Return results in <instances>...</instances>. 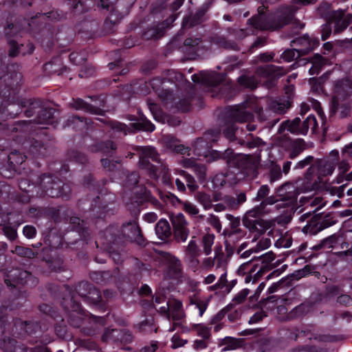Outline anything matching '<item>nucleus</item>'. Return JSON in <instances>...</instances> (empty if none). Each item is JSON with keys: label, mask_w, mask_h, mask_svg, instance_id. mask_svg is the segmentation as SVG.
Returning a JSON list of instances; mask_svg holds the SVG:
<instances>
[{"label": "nucleus", "mask_w": 352, "mask_h": 352, "mask_svg": "<svg viewBox=\"0 0 352 352\" xmlns=\"http://www.w3.org/2000/svg\"><path fill=\"white\" fill-rule=\"evenodd\" d=\"M220 136L219 130L208 131L204 137L197 138L193 145L194 151L197 155L204 154L212 147L210 142H216Z\"/></svg>", "instance_id": "nucleus-14"}, {"label": "nucleus", "mask_w": 352, "mask_h": 352, "mask_svg": "<svg viewBox=\"0 0 352 352\" xmlns=\"http://www.w3.org/2000/svg\"><path fill=\"white\" fill-rule=\"evenodd\" d=\"M72 228L78 232L80 236L86 239L89 236L87 223L78 217H72L69 219Z\"/></svg>", "instance_id": "nucleus-38"}, {"label": "nucleus", "mask_w": 352, "mask_h": 352, "mask_svg": "<svg viewBox=\"0 0 352 352\" xmlns=\"http://www.w3.org/2000/svg\"><path fill=\"white\" fill-rule=\"evenodd\" d=\"M334 18V34L343 32L352 23V14L344 15L342 11L335 12Z\"/></svg>", "instance_id": "nucleus-25"}, {"label": "nucleus", "mask_w": 352, "mask_h": 352, "mask_svg": "<svg viewBox=\"0 0 352 352\" xmlns=\"http://www.w3.org/2000/svg\"><path fill=\"white\" fill-rule=\"evenodd\" d=\"M109 256L116 264H121L127 258V251L123 245H111L108 247Z\"/></svg>", "instance_id": "nucleus-33"}, {"label": "nucleus", "mask_w": 352, "mask_h": 352, "mask_svg": "<svg viewBox=\"0 0 352 352\" xmlns=\"http://www.w3.org/2000/svg\"><path fill=\"white\" fill-rule=\"evenodd\" d=\"M147 105L155 120L165 122V114L156 103L148 100Z\"/></svg>", "instance_id": "nucleus-57"}, {"label": "nucleus", "mask_w": 352, "mask_h": 352, "mask_svg": "<svg viewBox=\"0 0 352 352\" xmlns=\"http://www.w3.org/2000/svg\"><path fill=\"white\" fill-rule=\"evenodd\" d=\"M265 168L267 170V172L265 175L271 184L281 179V168L280 166L276 164V162L273 161H270L265 165Z\"/></svg>", "instance_id": "nucleus-32"}, {"label": "nucleus", "mask_w": 352, "mask_h": 352, "mask_svg": "<svg viewBox=\"0 0 352 352\" xmlns=\"http://www.w3.org/2000/svg\"><path fill=\"white\" fill-rule=\"evenodd\" d=\"M19 187L22 191L28 194L27 196L24 197V199L21 200L22 201L28 202L30 197H37L36 193L38 188L36 184V179L32 183L29 179L21 178L19 180Z\"/></svg>", "instance_id": "nucleus-27"}, {"label": "nucleus", "mask_w": 352, "mask_h": 352, "mask_svg": "<svg viewBox=\"0 0 352 352\" xmlns=\"http://www.w3.org/2000/svg\"><path fill=\"white\" fill-rule=\"evenodd\" d=\"M176 15H171L166 20L158 23L152 27L148 28L144 33L143 37L146 40L158 39L162 37L166 30L170 27L172 23L175 21Z\"/></svg>", "instance_id": "nucleus-17"}, {"label": "nucleus", "mask_w": 352, "mask_h": 352, "mask_svg": "<svg viewBox=\"0 0 352 352\" xmlns=\"http://www.w3.org/2000/svg\"><path fill=\"white\" fill-rule=\"evenodd\" d=\"M16 283L22 285H34L37 283L36 277L28 271H19L18 274H15Z\"/></svg>", "instance_id": "nucleus-55"}, {"label": "nucleus", "mask_w": 352, "mask_h": 352, "mask_svg": "<svg viewBox=\"0 0 352 352\" xmlns=\"http://www.w3.org/2000/svg\"><path fill=\"white\" fill-rule=\"evenodd\" d=\"M16 172L13 165L7 162V158L0 162V174L6 178H11Z\"/></svg>", "instance_id": "nucleus-61"}, {"label": "nucleus", "mask_w": 352, "mask_h": 352, "mask_svg": "<svg viewBox=\"0 0 352 352\" xmlns=\"http://www.w3.org/2000/svg\"><path fill=\"white\" fill-rule=\"evenodd\" d=\"M55 111V109L45 107L43 102L39 112L32 121L36 124H49L52 121Z\"/></svg>", "instance_id": "nucleus-28"}, {"label": "nucleus", "mask_w": 352, "mask_h": 352, "mask_svg": "<svg viewBox=\"0 0 352 352\" xmlns=\"http://www.w3.org/2000/svg\"><path fill=\"white\" fill-rule=\"evenodd\" d=\"M67 156L69 161L82 165H85L89 162L87 156L85 153L75 149L68 151Z\"/></svg>", "instance_id": "nucleus-54"}, {"label": "nucleus", "mask_w": 352, "mask_h": 352, "mask_svg": "<svg viewBox=\"0 0 352 352\" xmlns=\"http://www.w3.org/2000/svg\"><path fill=\"white\" fill-rule=\"evenodd\" d=\"M258 263L254 264L252 265V262H246L242 264L239 268L238 269V274L243 275L248 272V274L245 278V283H250V281H253L252 273L255 272L256 269L258 268Z\"/></svg>", "instance_id": "nucleus-47"}, {"label": "nucleus", "mask_w": 352, "mask_h": 352, "mask_svg": "<svg viewBox=\"0 0 352 352\" xmlns=\"http://www.w3.org/2000/svg\"><path fill=\"white\" fill-rule=\"evenodd\" d=\"M290 103L279 102L277 101H272L269 104V108L271 109L272 113L281 115L285 113L287 110L290 107Z\"/></svg>", "instance_id": "nucleus-62"}, {"label": "nucleus", "mask_w": 352, "mask_h": 352, "mask_svg": "<svg viewBox=\"0 0 352 352\" xmlns=\"http://www.w3.org/2000/svg\"><path fill=\"white\" fill-rule=\"evenodd\" d=\"M173 226V238L176 243H185L190 234L188 222L182 213L173 217L170 219Z\"/></svg>", "instance_id": "nucleus-8"}, {"label": "nucleus", "mask_w": 352, "mask_h": 352, "mask_svg": "<svg viewBox=\"0 0 352 352\" xmlns=\"http://www.w3.org/2000/svg\"><path fill=\"white\" fill-rule=\"evenodd\" d=\"M256 73L264 77L279 78L287 73V70L282 67L274 65H265L256 68Z\"/></svg>", "instance_id": "nucleus-26"}, {"label": "nucleus", "mask_w": 352, "mask_h": 352, "mask_svg": "<svg viewBox=\"0 0 352 352\" xmlns=\"http://www.w3.org/2000/svg\"><path fill=\"white\" fill-rule=\"evenodd\" d=\"M116 148V144L113 141L107 140L91 146L89 150L92 153L101 152L104 155L112 156Z\"/></svg>", "instance_id": "nucleus-30"}, {"label": "nucleus", "mask_w": 352, "mask_h": 352, "mask_svg": "<svg viewBox=\"0 0 352 352\" xmlns=\"http://www.w3.org/2000/svg\"><path fill=\"white\" fill-rule=\"evenodd\" d=\"M155 231L157 236L162 241L167 240L172 234L171 228L166 219H161L155 225Z\"/></svg>", "instance_id": "nucleus-36"}, {"label": "nucleus", "mask_w": 352, "mask_h": 352, "mask_svg": "<svg viewBox=\"0 0 352 352\" xmlns=\"http://www.w3.org/2000/svg\"><path fill=\"white\" fill-rule=\"evenodd\" d=\"M222 201L225 202L228 209L236 210L241 205L246 201V195L244 192H241L236 195V197L232 195H225L222 197Z\"/></svg>", "instance_id": "nucleus-34"}, {"label": "nucleus", "mask_w": 352, "mask_h": 352, "mask_svg": "<svg viewBox=\"0 0 352 352\" xmlns=\"http://www.w3.org/2000/svg\"><path fill=\"white\" fill-rule=\"evenodd\" d=\"M287 187L291 188L292 186L290 183H285L276 188L277 196L280 198L278 199V202L276 203V208L277 209L283 208L291 206L294 204L296 201V194H293L292 192L289 191L286 194H283L282 192Z\"/></svg>", "instance_id": "nucleus-21"}, {"label": "nucleus", "mask_w": 352, "mask_h": 352, "mask_svg": "<svg viewBox=\"0 0 352 352\" xmlns=\"http://www.w3.org/2000/svg\"><path fill=\"white\" fill-rule=\"evenodd\" d=\"M93 288L94 286L91 284L87 281H82L76 285V292L85 300Z\"/></svg>", "instance_id": "nucleus-64"}, {"label": "nucleus", "mask_w": 352, "mask_h": 352, "mask_svg": "<svg viewBox=\"0 0 352 352\" xmlns=\"http://www.w3.org/2000/svg\"><path fill=\"white\" fill-rule=\"evenodd\" d=\"M161 259L167 265L168 272L175 279L182 276V265L181 261L175 256L166 252H161Z\"/></svg>", "instance_id": "nucleus-16"}, {"label": "nucleus", "mask_w": 352, "mask_h": 352, "mask_svg": "<svg viewBox=\"0 0 352 352\" xmlns=\"http://www.w3.org/2000/svg\"><path fill=\"white\" fill-rule=\"evenodd\" d=\"M0 78L7 87L13 89L14 87L18 86L21 78V75L20 73L15 71L13 72H8L6 74L1 76Z\"/></svg>", "instance_id": "nucleus-43"}, {"label": "nucleus", "mask_w": 352, "mask_h": 352, "mask_svg": "<svg viewBox=\"0 0 352 352\" xmlns=\"http://www.w3.org/2000/svg\"><path fill=\"white\" fill-rule=\"evenodd\" d=\"M31 122L32 120H21L15 122L10 126L8 124L7 129L6 130H8L12 133L19 132L22 133H25L30 131V124H31Z\"/></svg>", "instance_id": "nucleus-52"}, {"label": "nucleus", "mask_w": 352, "mask_h": 352, "mask_svg": "<svg viewBox=\"0 0 352 352\" xmlns=\"http://www.w3.org/2000/svg\"><path fill=\"white\" fill-rule=\"evenodd\" d=\"M164 142L166 147L169 150L182 155L188 154L189 155V148L185 147L183 144H179V141L173 136L166 135L164 138Z\"/></svg>", "instance_id": "nucleus-35"}, {"label": "nucleus", "mask_w": 352, "mask_h": 352, "mask_svg": "<svg viewBox=\"0 0 352 352\" xmlns=\"http://www.w3.org/2000/svg\"><path fill=\"white\" fill-rule=\"evenodd\" d=\"M221 345L225 346V347L222 349L223 351L234 350L241 348L243 345V340L240 338L226 337L222 340Z\"/></svg>", "instance_id": "nucleus-51"}, {"label": "nucleus", "mask_w": 352, "mask_h": 352, "mask_svg": "<svg viewBox=\"0 0 352 352\" xmlns=\"http://www.w3.org/2000/svg\"><path fill=\"white\" fill-rule=\"evenodd\" d=\"M0 347L6 352H15L17 347V341L10 337L1 338Z\"/></svg>", "instance_id": "nucleus-63"}, {"label": "nucleus", "mask_w": 352, "mask_h": 352, "mask_svg": "<svg viewBox=\"0 0 352 352\" xmlns=\"http://www.w3.org/2000/svg\"><path fill=\"white\" fill-rule=\"evenodd\" d=\"M140 208H136L133 212L132 215L135 219L124 223L122 225L120 232L122 237L126 238L139 245L144 246L146 245L145 239L143 237L141 229L136 221V219L140 214Z\"/></svg>", "instance_id": "nucleus-7"}, {"label": "nucleus", "mask_w": 352, "mask_h": 352, "mask_svg": "<svg viewBox=\"0 0 352 352\" xmlns=\"http://www.w3.org/2000/svg\"><path fill=\"white\" fill-rule=\"evenodd\" d=\"M311 67L309 69V74L311 76L318 75L327 63V59L320 54H315L310 57Z\"/></svg>", "instance_id": "nucleus-37"}, {"label": "nucleus", "mask_w": 352, "mask_h": 352, "mask_svg": "<svg viewBox=\"0 0 352 352\" xmlns=\"http://www.w3.org/2000/svg\"><path fill=\"white\" fill-rule=\"evenodd\" d=\"M104 243L108 247L119 245L122 239L120 229L118 226H109L102 232Z\"/></svg>", "instance_id": "nucleus-22"}, {"label": "nucleus", "mask_w": 352, "mask_h": 352, "mask_svg": "<svg viewBox=\"0 0 352 352\" xmlns=\"http://www.w3.org/2000/svg\"><path fill=\"white\" fill-rule=\"evenodd\" d=\"M298 8L295 5L281 6L271 14L272 32L278 31L288 25H292L297 34L305 27V23L296 18Z\"/></svg>", "instance_id": "nucleus-4"}, {"label": "nucleus", "mask_w": 352, "mask_h": 352, "mask_svg": "<svg viewBox=\"0 0 352 352\" xmlns=\"http://www.w3.org/2000/svg\"><path fill=\"white\" fill-rule=\"evenodd\" d=\"M113 128L117 131L123 132L124 135L141 130L148 132H152L155 130L154 124L147 120L143 114L140 115L137 122L131 123L129 125L121 122H116Z\"/></svg>", "instance_id": "nucleus-10"}, {"label": "nucleus", "mask_w": 352, "mask_h": 352, "mask_svg": "<svg viewBox=\"0 0 352 352\" xmlns=\"http://www.w3.org/2000/svg\"><path fill=\"white\" fill-rule=\"evenodd\" d=\"M261 159L258 156L239 153L232 160V167L240 170L248 176L256 177L260 166Z\"/></svg>", "instance_id": "nucleus-6"}, {"label": "nucleus", "mask_w": 352, "mask_h": 352, "mask_svg": "<svg viewBox=\"0 0 352 352\" xmlns=\"http://www.w3.org/2000/svg\"><path fill=\"white\" fill-rule=\"evenodd\" d=\"M314 164L317 170V180L320 184L323 177L332 175L336 168V162L329 159H316Z\"/></svg>", "instance_id": "nucleus-20"}, {"label": "nucleus", "mask_w": 352, "mask_h": 352, "mask_svg": "<svg viewBox=\"0 0 352 352\" xmlns=\"http://www.w3.org/2000/svg\"><path fill=\"white\" fill-rule=\"evenodd\" d=\"M213 43L220 47L226 50H232L234 51H239L240 47L238 44L231 40H228L224 36H215L213 38Z\"/></svg>", "instance_id": "nucleus-48"}, {"label": "nucleus", "mask_w": 352, "mask_h": 352, "mask_svg": "<svg viewBox=\"0 0 352 352\" xmlns=\"http://www.w3.org/2000/svg\"><path fill=\"white\" fill-rule=\"evenodd\" d=\"M320 207L314 210V214L311 217L308 223L302 228V232L306 234H316L321 230L336 223L337 219L335 215L329 212L326 214L316 213Z\"/></svg>", "instance_id": "nucleus-5"}, {"label": "nucleus", "mask_w": 352, "mask_h": 352, "mask_svg": "<svg viewBox=\"0 0 352 352\" xmlns=\"http://www.w3.org/2000/svg\"><path fill=\"white\" fill-rule=\"evenodd\" d=\"M195 236H192L188 245L184 247L185 258L191 263L198 265L199 257L201 254V250L195 240Z\"/></svg>", "instance_id": "nucleus-24"}, {"label": "nucleus", "mask_w": 352, "mask_h": 352, "mask_svg": "<svg viewBox=\"0 0 352 352\" xmlns=\"http://www.w3.org/2000/svg\"><path fill=\"white\" fill-rule=\"evenodd\" d=\"M252 216L248 214V211L244 215L242 222L245 228L249 229L252 232L256 233L258 235H261L270 228V224L267 221L261 219H252Z\"/></svg>", "instance_id": "nucleus-19"}, {"label": "nucleus", "mask_w": 352, "mask_h": 352, "mask_svg": "<svg viewBox=\"0 0 352 352\" xmlns=\"http://www.w3.org/2000/svg\"><path fill=\"white\" fill-rule=\"evenodd\" d=\"M169 313L170 319L174 321H180L186 316L182 302L176 300L170 303Z\"/></svg>", "instance_id": "nucleus-39"}, {"label": "nucleus", "mask_w": 352, "mask_h": 352, "mask_svg": "<svg viewBox=\"0 0 352 352\" xmlns=\"http://www.w3.org/2000/svg\"><path fill=\"white\" fill-rule=\"evenodd\" d=\"M25 156L17 151L11 152L7 157V162L10 163L13 165L14 168L16 170V168L19 165L21 164L25 160Z\"/></svg>", "instance_id": "nucleus-60"}, {"label": "nucleus", "mask_w": 352, "mask_h": 352, "mask_svg": "<svg viewBox=\"0 0 352 352\" xmlns=\"http://www.w3.org/2000/svg\"><path fill=\"white\" fill-rule=\"evenodd\" d=\"M69 105L76 110L84 111L91 114L102 115V113L100 109L89 104L81 98L73 99Z\"/></svg>", "instance_id": "nucleus-29"}, {"label": "nucleus", "mask_w": 352, "mask_h": 352, "mask_svg": "<svg viewBox=\"0 0 352 352\" xmlns=\"http://www.w3.org/2000/svg\"><path fill=\"white\" fill-rule=\"evenodd\" d=\"M192 80L194 82H201L205 87L208 88H213L219 90V95L221 97L223 96V90L228 89V87L220 86V84L223 80V76L215 72H204L201 73V75L195 74L192 76Z\"/></svg>", "instance_id": "nucleus-9"}, {"label": "nucleus", "mask_w": 352, "mask_h": 352, "mask_svg": "<svg viewBox=\"0 0 352 352\" xmlns=\"http://www.w3.org/2000/svg\"><path fill=\"white\" fill-rule=\"evenodd\" d=\"M140 167L146 170L151 178L157 179L168 173V166L160 158L155 148L142 146L139 149Z\"/></svg>", "instance_id": "nucleus-3"}, {"label": "nucleus", "mask_w": 352, "mask_h": 352, "mask_svg": "<svg viewBox=\"0 0 352 352\" xmlns=\"http://www.w3.org/2000/svg\"><path fill=\"white\" fill-rule=\"evenodd\" d=\"M102 341L106 343L128 344L133 340L131 332L127 329L107 328L102 335Z\"/></svg>", "instance_id": "nucleus-11"}, {"label": "nucleus", "mask_w": 352, "mask_h": 352, "mask_svg": "<svg viewBox=\"0 0 352 352\" xmlns=\"http://www.w3.org/2000/svg\"><path fill=\"white\" fill-rule=\"evenodd\" d=\"M62 290H65L67 294V296H63L61 305L63 307L69 311L68 322L74 328H80L84 323L85 320H93L96 323L104 324V318L103 317H98L94 315L87 317L84 312L81 311L80 305L74 300V296L72 294V289L66 285H63Z\"/></svg>", "instance_id": "nucleus-2"}, {"label": "nucleus", "mask_w": 352, "mask_h": 352, "mask_svg": "<svg viewBox=\"0 0 352 352\" xmlns=\"http://www.w3.org/2000/svg\"><path fill=\"white\" fill-rule=\"evenodd\" d=\"M318 123L316 117L314 115L309 116L302 122H301L300 135H306L309 128L315 131Z\"/></svg>", "instance_id": "nucleus-58"}, {"label": "nucleus", "mask_w": 352, "mask_h": 352, "mask_svg": "<svg viewBox=\"0 0 352 352\" xmlns=\"http://www.w3.org/2000/svg\"><path fill=\"white\" fill-rule=\"evenodd\" d=\"M85 301L90 302L101 309H104L105 306V302L102 298L100 291L94 287L91 289L89 294H88Z\"/></svg>", "instance_id": "nucleus-45"}, {"label": "nucleus", "mask_w": 352, "mask_h": 352, "mask_svg": "<svg viewBox=\"0 0 352 352\" xmlns=\"http://www.w3.org/2000/svg\"><path fill=\"white\" fill-rule=\"evenodd\" d=\"M28 144L30 153L36 157H45L53 151V146L50 141L44 142L41 139L33 138Z\"/></svg>", "instance_id": "nucleus-18"}, {"label": "nucleus", "mask_w": 352, "mask_h": 352, "mask_svg": "<svg viewBox=\"0 0 352 352\" xmlns=\"http://www.w3.org/2000/svg\"><path fill=\"white\" fill-rule=\"evenodd\" d=\"M232 118L239 122H246L253 119V114L244 109H234L231 113Z\"/></svg>", "instance_id": "nucleus-53"}, {"label": "nucleus", "mask_w": 352, "mask_h": 352, "mask_svg": "<svg viewBox=\"0 0 352 352\" xmlns=\"http://www.w3.org/2000/svg\"><path fill=\"white\" fill-rule=\"evenodd\" d=\"M239 144L246 146L248 148H254L263 146L265 143L258 137H254L252 134L249 133L245 136V140L240 139Z\"/></svg>", "instance_id": "nucleus-42"}, {"label": "nucleus", "mask_w": 352, "mask_h": 352, "mask_svg": "<svg viewBox=\"0 0 352 352\" xmlns=\"http://www.w3.org/2000/svg\"><path fill=\"white\" fill-rule=\"evenodd\" d=\"M38 190L36 196H48L52 198L68 199L72 192L69 184H65L57 176L52 173H43L36 177Z\"/></svg>", "instance_id": "nucleus-1"}, {"label": "nucleus", "mask_w": 352, "mask_h": 352, "mask_svg": "<svg viewBox=\"0 0 352 352\" xmlns=\"http://www.w3.org/2000/svg\"><path fill=\"white\" fill-rule=\"evenodd\" d=\"M135 194L140 199V204H138V206H140L144 202H150L154 206H157L160 204L158 200L151 195V191L145 187H141ZM137 208H139V207Z\"/></svg>", "instance_id": "nucleus-44"}, {"label": "nucleus", "mask_w": 352, "mask_h": 352, "mask_svg": "<svg viewBox=\"0 0 352 352\" xmlns=\"http://www.w3.org/2000/svg\"><path fill=\"white\" fill-rule=\"evenodd\" d=\"M248 24L256 30L272 31L270 14H255L248 20Z\"/></svg>", "instance_id": "nucleus-23"}, {"label": "nucleus", "mask_w": 352, "mask_h": 352, "mask_svg": "<svg viewBox=\"0 0 352 352\" xmlns=\"http://www.w3.org/2000/svg\"><path fill=\"white\" fill-rule=\"evenodd\" d=\"M87 124V119L76 115H72L67 118L64 126L72 127L74 129L82 128Z\"/></svg>", "instance_id": "nucleus-50"}, {"label": "nucleus", "mask_w": 352, "mask_h": 352, "mask_svg": "<svg viewBox=\"0 0 352 352\" xmlns=\"http://www.w3.org/2000/svg\"><path fill=\"white\" fill-rule=\"evenodd\" d=\"M320 183L318 180L314 182L307 181L303 179L301 184H298L296 192H293V194H296V197L302 192H307L314 190L320 186Z\"/></svg>", "instance_id": "nucleus-49"}, {"label": "nucleus", "mask_w": 352, "mask_h": 352, "mask_svg": "<svg viewBox=\"0 0 352 352\" xmlns=\"http://www.w3.org/2000/svg\"><path fill=\"white\" fill-rule=\"evenodd\" d=\"M112 277L109 271L94 272L90 274V278L97 283H105Z\"/></svg>", "instance_id": "nucleus-59"}, {"label": "nucleus", "mask_w": 352, "mask_h": 352, "mask_svg": "<svg viewBox=\"0 0 352 352\" xmlns=\"http://www.w3.org/2000/svg\"><path fill=\"white\" fill-rule=\"evenodd\" d=\"M212 1L204 2L195 13L185 16L182 21L183 28H190L206 21V14L212 6Z\"/></svg>", "instance_id": "nucleus-12"}, {"label": "nucleus", "mask_w": 352, "mask_h": 352, "mask_svg": "<svg viewBox=\"0 0 352 352\" xmlns=\"http://www.w3.org/2000/svg\"><path fill=\"white\" fill-rule=\"evenodd\" d=\"M43 100L38 98L22 99L17 102L18 109L16 111L19 113L23 112L27 118L32 116L36 117L39 112Z\"/></svg>", "instance_id": "nucleus-15"}, {"label": "nucleus", "mask_w": 352, "mask_h": 352, "mask_svg": "<svg viewBox=\"0 0 352 352\" xmlns=\"http://www.w3.org/2000/svg\"><path fill=\"white\" fill-rule=\"evenodd\" d=\"M14 104H9L8 107L3 106L2 104L0 105V129L6 130L8 126V124L3 120V118L10 116L11 118L15 117L19 114L18 111L14 112L13 110Z\"/></svg>", "instance_id": "nucleus-41"}, {"label": "nucleus", "mask_w": 352, "mask_h": 352, "mask_svg": "<svg viewBox=\"0 0 352 352\" xmlns=\"http://www.w3.org/2000/svg\"><path fill=\"white\" fill-rule=\"evenodd\" d=\"M301 120L299 118H295L292 120H287L281 123L279 132L287 129L290 133L295 135H300Z\"/></svg>", "instance_id": "nucleus-40"}, {"label": "nucleus", "mask_w": 352, "mask_h": 352, "mask_svg": "<svg viewBox=\"0 0 352 352\" xmlns=\"http://www.w3.org/2000/svg\"><path fill=\"white\" fill-rule=\"evenodd\" d=\"M292 43L298 47L296 48L297 58L309 54L317 47L320 41L317 38H311L307 34L296 38L292 41Z\"/></svg>", "instance_id": "nucleus-13"}, {"label": "nucleus", "mask_w": 352, "mask_h": 352, "mask_svg": "<svg viewBox=\"0 0 352 352\" xmlns=\"http://www.w3.org/2000/svg\"><path fill=\"white\" fill-rule=\"evenodd\" d=\"M278 202V199L274 196H267L259 205L255 206L252 210H248V214L252 216L253 218H257L262 215L265 209L267 206H271Z\"/></svg>", "instance_id": "nucleus-31"}, {"label": "nucleus", "mask_w": 352, "mask_h": 352, "mask_svg": "<svg viewBox=\"0 0 352 352\" xmlns=\"http://www.w3.org/2000/svg\"><path fill=\"white\" fill-rule=\"evenodd\" d=\"M13 254H16L19 256L32 258L38 256V252L34 251L30 248H26L21 245H16L14 250L12 251Z\"/></svg>", "instance_id": "nucleus-56"}, {"label": "nucleus", "mask_w": 352, "mask_h": 352, "mask_svg": "<svg viewBox=\"0 0 352 352\" xmlns=\"http://www.w3.org/2000/svg\"><path fill=\"white\" fill-rule=\"evenodd\" d=\"M18 326L24 330L25 333L28 335L36 333L40 329V326L37 322H23L21 320H16L14 322V327L17 328Z\"/></svg>", "instance_id": "nucleus-46"}]
</instances>
